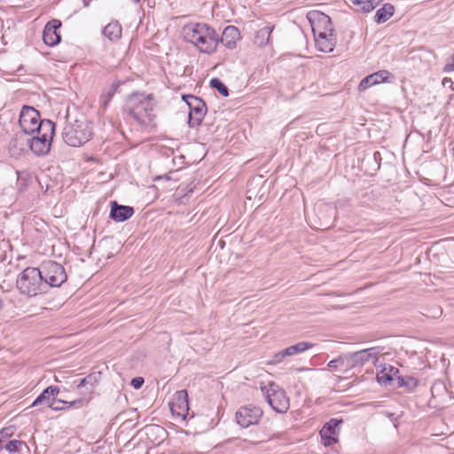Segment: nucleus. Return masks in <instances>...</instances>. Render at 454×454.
I'll return each instance as SVG.
<instances>
[{
	"label": "nucleus",
	"instance_id": "17",
	"mask_svg": "<svg viewBox=\"0 0 454 454\" xmlns=\"http://www.w3.org/2000/svg\"><path fill=\"white\" fill-rule=\"evenodd\" d=\"M240 39V33L235 26H227L221 37L218 35V44L222 43L227 49L232 50L236 47L237 42Z\"/></svg>",
	"mask_w": 454,
	"mask_h": 454
},
{
	"label": "nucleus",
	"instance_id": "4",
	"mask_svg": "<svg viewBox=\"0 0 454 454\" xmlns=\"http://www.w3.org/2000/svg\"><path fill=\"white\" fill-rule=\"evenodd\" d=\"M54 134L55 123L45 122L35 136L31 138L27 137L25 143H21L20 149L24 150L25 146H28L35 155L45 156L50 153Z\"/></svg>",
	"mask_w": 454,
	"mask_h": 454
},
{
	"label": "nucleus",
	"instance_id": "42",
	"mask_svg": "<svg viewBox=\"0 0 454 454\" xmlns=\"http://www.w3.org/2000/svg\"><path fill=\"white\" fill-rule=\"evenodd\" d=\"M442 314V310L441 309H437V311L434 313V317H438Z\"/></svg>",
	"mask_w": 454,
	"mask_h": 454
},
{
	"label": "nucleus",
	"instance_id": "47",
	"mask_svg": "<svg viewBox=\"0 0 454 454\" xmlns=\"http://www.w3.org/2000/svg\"><path fill=\"white\" fill-rule=\"evenodd\" d=\"M3 450V446H0V450Z\"/></svg>",
	"mask_w": 454,
	"mask_h": 454
},
{
	"label": "nucleus",
	"instance_id": "25",
	"mask_svg": "<svg viewBox=\"0 0 454 454\" xmlns=\"http://www.w3.org/2000/svg\"><path fill=\"white\" fill-rule=\"evenodd\" d=\"M274 26H265L256 31L254 35V43L260 47L266 46L270 43V34Z\"/></svg>",
	"mask_w": 454,
	"mask_h": 454
},
{
	"label": "nucleus",
	"instance_id": "31",
	"mask_svg": "<svg viewBox=\"0 0 454 454\" xmlns=\"http://www.w3.org/2000/svg\"><path fill=\"white\" fill-rule=\"evenodd\" d=\"M85 378L87 379L89 389L87 391H82V394L87 395L94 392L96 384L98 381V376L96 373H91L87 375Z\"/></svg>",
	"mask_w": 454,
	"mask_h": 454
},
{
	"label": "nucleus",
	"instance_id": "13",
	"mask_svg": "<svg viewBox=\"0 0 454 454\" xmlns=\"http://www.w3.org/2000/svg\"><path fill=\"white\" fill-rule=\"evenodd\" d=\"M343 423L341 419H331L320 430L319 434L322 443L325 446H331L337 442L336 435L339 434V427Z\"/></svg>",
	"mask_w": 454,
	"mask_h": 454
},
{
	"label": "nucleus",
	"instance_id": "2",
	"mask_svg": "<svg viewBox=\"0 0 454 454\" xmlns=\"http://www.w3.org/2000/svg\"><path fill=\"white\" fill-rule=\"evenodd\" d=\"M183 38L192 44L200 53L211 55L218 47V34L206 23H189L182 29Z\"/></svg>",
	"mask_w": 454,
	"mask_h": 454
},
{
	"label": "nucleus",
	"instance_id": "18",
	"mask_svg": "<svg viewBox=\"0 0 454 454\" xmlns=\"http://www.w3.org/2000/svg\"><path fill=\"white\" fill-rule=\"evenodd\" d=\"M134 214V208L129 206L119 205L116 201H112L109 217L118 223L124 222L130 218Z\"/></svg>",
	"mask_w": 454,
	"mask_h": 454
},
{
	"label": "nucleus",
	"instance_id": "21",
	"mask_svg": "<svg viewBox=\"0 0 454 454\" xmlns=\"http://www.w3.org/2000/svg\"><path fill=\"white\" fill-rule=\"evenodd\" d=\"M59 393V387L58 386H49L36 397L32 406H37L43 403H47L48 405Z\"/></svg>",
	"mask_w": 454,
	"mask_h": 454
},
{
	"label": "nucleus",
	"instance_id": "24",
	"mask_svg": "<svg viewBox=\"0 0 454 454\" xmlns=\"http://www.w3.org/2000/svg\"><path fill=\"white\" fill-rule=\"evenodd\" d=\"M120 84H121L120 82H114L112 83V85L109 88L106 89L102 92V94L99 98V105L102 109L106 110L107 108L110 101L112 100L113 97L116 93Z\"/></svg>",
	"mask_w": 454,
	"mask_h": 454
},
{
	"label": "nucleus",
	"instance_id": "22",
	"mask_svg": "<svg viewBox=\"0 0 454 454\" xmlns=\"http://www.w3.org/2000/svg\"><path fill=\"white\" fill-rule=\"evenodd\" d=\"M121 25L114 20L108 23L103 29V35L112 42H117L121 36Z\"/></svg>",
	"mask_w": 454,
	"mask_h": 454
},
{
	"label": "nucleus",
	"instance_id": "36",
	"mask_svg": "<svg viewBox=\"0 0 454 454\" xmlns=\"http://www.w3.org/2000/svg\"><path fill=\"white\" fill-rule=\"evenodd\" d=\"M286 356H289L285 354V349H283L273 356V363H281Z\"/></svg>",
	"mask_w": 454,
	"mask_h": 454
},
{
	"label": "nucleus",
	"instance_id": "16",
	"mask_svg": "<svg viewBox=\"0 0 454 454\" xmlns=\"http://www.w3.org/2000/svg\"><path fill=\"white\" fill-rule=\"evenodd\" d=\"M313 34L315 36L316 45L318 51L322 52H332L335 47V40L333 33L327 35L326 32L318 30L317 27H313Z\"/></svg>",
	"mask_w": 454,
	"mask_h": 454
},
{
	"label": "nucleus",
	"instance_id": "5",
	"mask_svg": "<svg viewBox=\"0 0 454 454\" xmlns=\"http://www.w3.org/2000/svg\"><path fill=\"white\" fill-rule=\"evenodd\" d=\"M45 122H53L41 119L39 112L33 106H24L20 113L19 124L24 136H33L42 129Z\"/></svg>",
	"mask_w": 454,
	"mask_h": 454
},
{
	"label": "nucleus",
	"instance_id": "8",
	"mask_svg": "<svg viewBox=\"0 0 454 454\" xmlns=\"http://www.w3.org/2000/svg\"><path fill=\"white\" fill-rule=\"evenodd\" d=\"M42 273V279L46 284V291L49 287H59L67 279L65 268L53 261L43 262L39 268Z\"/></svg>",
	"mask_w": 454,
	"mask_h": 454
},
{
	"label": "nucleus",
	"instance_id": "14",
	"mask_svg": "<svg viewBox=\"0 0 454 454\" xmlns=\"http://www.w3.org/2000/svg\"><path fill=\"white\" fill-rule=\"evenodd\" d=\"M61 27L59 20H51L48 21L43 31V40L48 46L53 47L61 41V35L58 29Z\"/></svg>",
	"mask_w": 454,
	"mask_h": 454
},
{
	"label": "nucleus",
	"instance_id": "12",
	"mask_svg": "<svg viewBox=\"0 0 454 454\" xmlns=\"http://www.w3.org/2000/svg\"><path fill=\"white\" fill-rule=\"evenodd\" d=\"M169 408L173 416L184 420L189 415L190 410L187 391L184 389L176 391L169 403Z\"/></svg>",
	"mask_w": 454,
	"mask_h": 454
},
{
	"label": "nucleus",
	"instance_id": "29",
	"mask_svg": "<svg viewBox=\"0 0 454 454\" xmlns=\"http://www.w3.org/2000/svg\"><path fill=\"white\" fill-rule=\"evenodd\" d=\"M9 453H16L22 450V448H27V443L20 440H11L4 446H3Z\"/></svg>",
	"mask_w": 454,
	"mask_h": 454
},
{
	"label": "nucleus",
	"instance_id": "19",
	"mask_svg": "<svg viewBox=\"0 0 454 454\" xmlns=\"http://www.w3.org/2000/svg\"><path fill=\"white\" fill-rule=\"evenodd\" d=\"M390 73L387 70H380L364 77L358 85L359 91H364L372 85L387 81Z\"/></svg>",
	"mask_w": 454,
	"mask_h": 454
},
{
	"label": "nucleus",
	"instance_id": "34",
	"mask_svg": "<svg viewBox=\"0 0 454 454\" xmlns=\"http://www.w3.org/2000/svg\"><path fill=\"white\" fill-rule=\"evenodd\" d=\"M442 71L444 73H451L454 71V52L446 59V64Z\"/></svg>",
	"mask_w": 454,
	"mask_h": 454
},
{
	"label": "nucleus",
	"instance_id": "37",
	"mask_svg": "<svg viewBox=\"0 0 454 454\" xmlns=\"http://www.w3.org/2000/svg\"><path fill=\"white\" fill-rule=\"evenodd\" d=\"M353 5L356 6V9L359 12H364V9L363 6H365V0H349Z\"/></svg>",
	"mask_w": 454,
	"mask_h": 454
},
{
	"label": "nucleus",
	"instance_id": "30",
	"mask_svg": "<svg viewBox=\"0 0 454 454\" xmlns=\"http://www.w3.org/2000/svg\"><path fill=\"white\" fill-rule=\"evenodd\" d=\"M210 86L215 89L222 96H229V89L219 78H212L210 80Z\"/></svg>",
	"mask_w": 454,
	"mask_h": 454
},
{
	"label": "nucleus",
	"instance_id": "43",
	"mask_svg": "<svg viewBox=\"0 0 454 454\" xmlns=\"http://www.w3.org/2000/svg\"><path fill=\"white\" fill-rule=\"evenodd\" d=\"M89 389V385L83 387L82 391H87Z\"/></svg>",
	"mask_w": 454,
	"mask_h": 454
},
{
	"label": "nucleus",
	"instance_id": "32",
	"mask_svg": "<svg viewBox=\"0 0 454 454\" xmlns=\"http://www.w3.org/2000/svg\"><path fill=\"white\" fill-rule=\"evenodd\" d=\"M347 361L346 356H338L335 359L331 360L327 366L329 370L331 371H338L340 367H343L345 365V362Z\"/></svg>",
	"mask_w": 454,
	"mask_h": 454
},
{
	"label": "nucleus",
	"instance_id": "9",
	"mask_svg": "<svg viewBox=\"0 0 454 454\" xmlns=\"http://www.w3.org/2000/svg\"><path fill=\"white\" fill-rule=\"evenodd\" d=\"M183 98L189 107V126L195 128L200 125L207 113L206 103L193 95H185Z\"/></svg>",
	"mask_w": 454,
	"mask_h": 454
},
{
	"label": "nucleus",
	"instance_id": "40",
	"mask_svg": "<svg viewBox=\"0 0 454 454\" xmlns=\"http://www.w3.org/2000/svg\"><path fill=\"white\" fill-rule=\"evenodd\" d=\"M147 430H151V431H158V432H161V433H165L163 427H159V426H149L146 427Z\"/></svg>",
	"mask_w": 454,
	"mask_h": 454
},
{
	"label": "nucleus",
	"instance_id": "33",
	"mask_svg": "<svg viewBox=\"0 0 454 454\" xmlns=\"http://www.w3.org/2000/svg\"><path fill=\"white\" fill-rule=\"evenodd\" d=\"M382 1L383 0H365V6H363V8L364 9V12H370Z\"/></svg>",
	"mask_w": 454,
	"mask_h": 454
},
{
	"label": "nucleus",
	"instance_id": "44",
	"mask_svg": "<svg viewBox=\"0 0 454 454\" xmlns=\"http://www.w3.org/2000/svg\"><path fill=\"white\" fill-rule=\"evenodd\" d=\"M446 83H449V82H451L450 79H447V81H445Z\"/></svg>",
	"mask_w": 454,
	"mask_h": 454
},
{
	"label": "nucleus",
	"instance_id": "7",
	"mask_svg": "<svg viewBox=\"0 0 454 454\" xmlns=\"http://www.w3.org/2000/svg\"><path fill=\"white\" fill-rule=\"evenodd\" d=\"M261 391L269 405L278 413L288 411L290 403L286 391L275 382L261 387Z\"/></svg>",
	"mask_w": 454,
	"mask_h": 454
},
{
	"label": "nucleus",
	"instance_id": "26",
	"mask_svg": "<svg viewBox=\"0 0 454 454\" xmlns=\"http://www.w3.org/2000/svg\"><path fill=\"white\" fill-rule=\"evenodd\" d=\"M419 381L417 379L411 376H397L396 387H404L407 391L412 392L418 387Z\"/></svg>",
	"mask_w": 454,
	"mask_h": 454
},
{
	"label": "nucleus",
	"instance_id": "46",
	"mask_svg": "<svg viewBox=\"0 0 454 454\" xmlns=\"http://www.w3.org/2000/svg\"><path fill=\"white\" fill-rule=\"evenodd\" d=\"M133 1H134V2H136V3H138V2H139V0H133Z\"/></svg>",
	"mask_w": 454,
	"mask_h": 454
},
{
	"label": "nucleus",
	"instance_id": "20",
	"mask_svg": "<svg viewBox=\"0 0 454 454\" xmlns=\"http://www.w3.org/2000/svg\"><path fill=\"white\" fill-rule=\"evenodd\" d=\"M397 376H401L399 374V369L392 365H389L388 367H385L377 375V380L380 385H387L391 381H396Z\"/></svg>",
	"mask_w": 454,
	"mask_h": 454
},
{
	"label": "nucleus",
	"instance_id": "10",
	"mask_svg": "<svg viewBox=\"0 0 454 454\" xmlns=\"http://www.w3.org/2000/svg\"><path fill=\"white\" fill-rule=\"evenodd\" d=\"M380 354L377 347L364 348L356 352L346 355L347 367L354 368L363 366L372 359H376Z\"/></svg>",
	"mask_w": 454,
	"mask_h": 454
},
{
	"label": "nucleus",
	"instance_id": "41",
	"mask_svg": "<svg viewBox=\"0 0 454 454\" xmlns=\"http://www.w3.org/2000/svg\"><path fill=\"white\" fill-rule=\"evenodd\" d=\"M18 140H23V135H15L14 142H17Z\"/></svg>",
	"mask_w": 454,
	"mask_h": 454
},
{
	"label": "nucleus",
	"instance_id": "39",
	"mask_svg": "<svg viewBox=\"0 0 454 454\" xmlns=\"http://www.w3.org/2000/svg\"><path fill=\"white\" fill-rule=\"evenodd\" d=\"M86 386H88V382H87V379L84 377L82 380H80V382L77 385V388L81 389V391H82V390H83L82 388Z\"/></svg>",
	"mask_w": 454,
	"mask_h": 454
},
{
	"label": "nucleus",
	"instance_id": "23",
	"mask_svg": "<svg viewBox=\"0 0 454 454\" xmlns=\"http://www.w3.org/2000/svg\"><path fill=\"white\" fill-rule=\"evenodd\" d=\"M395 13V6L389 3L384 4L383 6L377 10L374 21L382 24L388 20Z\"/></svg>",
	"mask_w": 454,
	"mask_h": 454
},
{
	"label": "nucleus",
	"instance_id": "15",
	"mask_svg": "<svg viewBox=\"0 0 454 454\" xmlns=\"http://www.w3.org/2000/svg\"><path fill=\"white\" fill-rule=\"evenodd\" d=\"M308 19L311 27H317L322 32H326L327 35L333 33L331 18L321 12H311L308 13Z\"/></svg>",
	"mask_w": 454,
	"mask_h": 454
},
{
	"label": "nucleus",
	"instance_id": "45",
	"mask_svg": "<svg viewBox=\"0 0 454 454\" xmlns=\"http://www.w3.org/2000/svg\"><path fill=\"white\" fill-rule=\"evenodd\" d=\"M445 81H447L446 78L443 80L442 84H445V82H446Z\"/></svg>",
	"mask_w": 454,
	"mask_h": 454
},
{
	"label": "nucleus",
	"instance_id": "6",
	"mask_svg": "<svg viewBox=\"0 0 454 454\" xmlns=\"http://www.w3.org/2000/svg\"><path fill=\"white\" fill-rule=\"evenodd\" d=\"M62 136L66 144L77 147L89 141L91 129L87 122L76 120L64 128Z\"/></svg>",
	"mask_w": 454,
	"mask_h": 454
},
{
	"label": "nucleus",
	"instance_id": "35",
	"mask_svg": "<svg viewBox=\"0 0 454 454\" xmlns=\"http://www.w3.org/2000/svg\"><path fill=\"white\" fill-rule=\"evenodd\" d=\"M12 434V430L10 427L0 430V446H4L3 442Z\"/></svg>",
	"mask_w": 454,
	"mask_h": 454
},
{
	"label": "nucleus",
	"instance_id": "3",
	"mask_svg": "<svg viewBox=\"0 0 454 454\" xmlns=\"http://www.w3.org/2000/svg\"><path fill=\"white\" fill-rule=\"evenodd\" d=\"M16 286L21 294L28 297L46 293V284L42 279V273L39 268L35 267H27L23 270L18 275Z\"/></svg>",
	"mask_w": 454,
	"mask_h": 454
},
{
	"label": "nucleus",
	"instance_id": "38",
	"mask_svg": "<svg viewBox=\"0 0 454 454\" xmlns=\"http://www.w3.org/2000/svg\"><path fill=\"white\" fill-rule=\"evenodd\" d=\"M145 380L142 377H136L134 379H132L131 380V386L136 388V389H138L142 387V385L144 384Z\"/></svg>",
	"mask_w": 454,
	"mask_h": 454
},
{
	"label": "nucleus",
	"instance_id": "27",
	"mask_svg": "<svg viewBox=\"0 0 454 454\" xmlns=\"http://www.w3.org/2000/svg\"><path fill=\"white\" fill-rule=\"evenodd\" d=\"M313 347H314V344L312 342L301 341V342L296 343L295 345H292V346L285 348V354L291 356L297 355L299 353H302Z\"/></svg>",
	"mask_w": 454,
	"mask_h": 454
},
{
	"label": "nucleus",
	"instance_id": "28",
	"mask_svg": "<svg viewBox=\"0 0 454 454\" xmlns=\"http://www.w3.org/2000/svg\"><path fill=\"white\" fill-rule=\"evenodd\" d=\"M82 400H81V399L67 403V402L62 401L60 399H57L56 397H53L51 402L49 403L48 407L53 411H62V410H65L66 407L62 406L61 404L67 405V408H71L77 404H82Z\"/></svg>",
	"mask_w": 454,
	"mask_h": 454
},
{
	"label": "nucleus",
	"instance_id": "1",
	"mask_svg": "<svg viewBox=\"0 0 454 454\" xmlns=\"http://www.w3.org/2000/svg\"><path fill=\"white\" fill-rule=\"evenodd\" d=\"M156 103L153 94L135 92L130 94L127 99L124 111L129 116L134 119L141 128L152 130L156 128Z\"/></svg>",
	"mask_w": 454,
	"mask_h": 454
},
{
	"label": "nucleus",
	"instance_id": "11",
	"mask_svg": "<svg viewBox=\"0 0 454 454\" xmlns=\"http://www.w3.org/2000/svg\"><path fill=\"white\" fill-rule=\"evenodd\" d=\"M262 415L261 408L254 405L240 407L236 412V421L242 427L257 424Z\"/></svg>",
	"mask_w": 454,
	"mask_h": 454
}]
</instances>
